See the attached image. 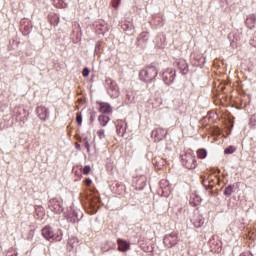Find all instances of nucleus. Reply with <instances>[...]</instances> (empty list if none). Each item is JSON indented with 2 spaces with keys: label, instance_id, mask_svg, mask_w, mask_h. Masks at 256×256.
Returning a JSON list of instances; mask_svg holds the SVG:
<instances>
[{
  "label": "nucleus",
  "instance_id": "21",
  "mask_svg": "<svg viewBox=\"0 0 256 256\" xmlns=\"http://www.w3.org/2000/svg\"><path fill=\"white\" fill-rule=\"evenodd\" d=\"M80 143H83V145L86 147L87 153L91 152V144L89 143V137L86 136L80 139Z\"/></svg>",
  "mask_w": 256,
  "mask_h": 256
},
{
  "label": "nucleus",
  "instance_id": "23",
  "mask_svg": "<svg viewBox=\"0 0 256 256\" xmlns=\"http://www.w3.org/2000/svg\"><path fill=\"white\" fill-rule=\"evenodd\" d=\"M49 21L52 25H59V16H57L56 14H52L49 16Z\"/></svg>",
  "mask_w": 256,
  "mask_h": 256
},
{
  "label": "nucleus",
  "instance_id": "1",
  "mask_svg": "<svg viewBox=\"0 0 256 256\" xmlns=\"http://www.w3.org/2000/svg\"><path fill=\"white\" fill-rule=\"evenodd\" d=\"M157 75H159V68L155 63H152L140 70L139 79L144 83H152L157 78Z\"/></svg>",
  "mask_w": 256,
  "mask_h": 256
},
{
  "label": "nucleus",
  "instance_id": "30",
  "mask_svg": "<svg viewBox=\"0 0 256 256\" xmlns=\"http://www.w3.org/2000/svg\"><path fill=\"white\" fill-rule=\"evenodd\" d=\"M119 5H121V0H112V7H114V9H117Z\"/></svg>",
  "mask_w": 256,
  "mask_h": 256
},
{
  "label": "nucleus",
  "instance_id": "36",
  "mask_svg": "<svg viewBox=\"0 0 256 256\" xmlns=\"http://www.w3.org/2000/svg\"><path fill=\"white\" fill-rule=\"evenodd\" d=\"M75 147H76V149H78V151H81V144L76 142Z\"/></svg>",
  "mask_w": 256,
  "mask_h": 256
},
{
  "label": "nucleus",
  "instance_id": "17",
  "mask_svg": "<svg viewBox=\"0 0 256 256\" xmlns=\"http://www.w3.org/2000/svg\"><path fill=\"white\" fill-rule=\"evenodd\" d=\"M245 23H246V27L248 29H253L256 25V16H255V14L248 15L247 18H246Z\"/></svg>",
  "mask_w": 256,
  "mask_h": 256
},
{
  "label": "nucleus",
  "instance_id": "38",
  "mask_svg": "<svg viewBox=\"0 0 256 256\" xmlns=\"http://www.w3.org/2000/svg\"><path fill=\"white\" fill-rule=\"evenodd\" d=\"M202 183H203L204 187H207V181L203 180Z\"/></svg>",
  "mask_w": 256,
  "mask_h": 256
},
{
  "label": "nucleus",
  "instance_id": "32",
  "mask_svg": "<svg viewBox=\"0 0 256 256\" xmlns=\"http://www.w3.org/2000/svg\"><path fill=\"white\" fill-rule=\"evenodd\" d=\"M193 223H194L195 227H201V225H203V223H205V222L203 221V219H199L198 221L194 220Z\"/></svg>",
  "mask_w": 256,
  "mask_h": 256
},
{
  "label": "nucleus",
  "instance_id": "5",
  "mask_svg": "<svg viewBox=\"0 0 256 256\" xmlns=\"http://www.w3.org/2000/svg\"><path fill=\"white\" fill-rule=\"evenodd\" d=\"M49 209L52 210L53 213H56V215H61L63 211V200L60 198H52L49 201Z\"/></svg>",
  "mask_w": 256,
  "mask_h": 256
},
{
  "label": "nucleus",
  "instance_id": "2",
  "mask_svg": "<svg viewBox=\"0 0 256 256\" xmlns=\"http://www.w3.org/2000/svg\"><path fill=\"white\" fill-rule=\"evenodd\" d=\"M85 198L89 203L90 208L97 212V209L101 206V198L99 197V192L95 189L87 188L84 192Z\"/></svg>",
  "mask_w": 256,
  "mask_h": 256
},
{
  "label": "nucleus",
  "instance_id": "19",
  "mask_svg": "<svg viewBox=\"0 0 256 256\" xmlns=\"http://www.w3.org/2000/svg\"><path fill=\"white\" fill-rule=\"evenodd\" d=\"M109 121H111V118H109V116L106 115H100L98 117V122L101 125V127H106L107 123H109Z\"/></svg>",
  "mask_w": 256,
  "mask_h": 256
},
{
  "label": "nucleus",
  "instance_id": "28",
  "mask_svg": "<svg viewBox=\"0 0 256 256\" xmlns=\"http://www.w3.org/2000/svg\"><path fill=\"white\" fill-rule=\"evenodd\" d=\"M6 256H17V250L10 248L7 252H6Z\"/></svg>",
  "mask_w": 256,
  "mask_h": 256
},
{
  "label": "nucleus",
  "instance_id": "31",
  "mask_svg": "<svg viewBox=\"0 0 256 256\" xmlns=\"http://www.w3.org/2000/svg\"><path fill=\"white\" fill-rule=\"evenodd\" d=\"M83 173L84 175H89L91 173V166H84Z\"/></svg>",
  "mask_w": 256,
  "mask_h": 256
},
{
  "label": "nucleus",
  "instance_id": "8",
  "mask_svg": "<svg viewBox=\"0 0 256 256\" xmlns=\"http://www.w3.org/2000/svg\"><path fill=\"white\" fill-rule=\"evenodd\" d=\"M152 137L156 142L163 141V139L167 137V130L163 128H156L152 131Z\"/></svg>",
  "mask_w": 256,
  "mask_h": 256
},
{
  "label": "nucleus",
  "instance_id": "4",
  "mask_svg": "<svg viewBox=\"0 0 256 256\" xmlns=\"http://www.w3.org/2000/svg\"><path fill=\"white\" fill-rule=\"evenodd\" d=\"M42 235L47 241H61L63 239V232L60 229L54 231L50 226H45L42 229Z\"/></svg>",
  "mask_w": 256,
  "mask_h": 256
},
{
  "label": "nucleus",
  "instance_id": "9",
  "mask_svg": "<svg viewBox=\"0 0 256 256\" xmlns=\"http://www.w3.org/2000/svg\"><path fill=\"white\" fill-rule=\"evenodd\" d=\"M176 67L182 75L189 73V64H187V61L183 58L176 60Z\"/></svg>",
  "mask_w": 256,
  "mask_h": 256
},
{
  "label": "nucleus",
  "instance_id": "25",
  "mask_svg": "<svg viewBox=\"0 0 256 256\" xmlns=\"http://www.w3.org/2000/svg\"><path fill=\"white\" fill-rule=\"evenodd\" d=\"M96 135L99 137L100 140L106 139L107 135L105 134V129L100 128L97 130Z\"/></svg>",
  "mask_w": 256,
  "mask_h": 256
},
{
  "label": "nucleus",
  "instance_id": "33",
  "mask_svg": "<svg viewBox=\"0 0 256 256\" xmlns=\"http://www.w3.org/2000/svg\"><path fill=\"white\" fill-rule=\"evenodd\" d=\"M91 183H93V181L89 178H87L86 180H84V185L86 187H91Z\"/></svg>",
  "mask_w": 256,
  "mask_h": 256
},
{
  "label": "nucleus",
  "instance_id": "12",
  "mask_svg": "<svg viewBox=\"0 0 256 256\" xmlns=\"http://www.w3.org/2000/svg\"><path fill=\"white\" fill-rule=\"evenodd\" d=\"M117 245L118 251H121V253H126V251H129V249H131V244L127 242V240H123L121 238L117 239Z\"/></svg>",
  "mask_w": 256,
  "mask_h": 256
},
{
  "label": "nucleus",
  "instance_id": "24",
  "mask_svg": "<svg viewBox=\"0 0 256 256\" xmlns=\"http://www.w3.org/2000/svg\"><path fill=\"white\" fill-rule=\"evenodd\" d=\"M237 151V147L235 146H228L225 150L224 153L225 155H233Z\"/></svg>",
  "mask_w": 256,
  "mask_h": 256
},
{
  "label": "nucleus",
  "instance_id": "18",
  "mask_svg": "<svg viewBox=\"0 0 256 256\" xmlns=\"http://www.w3.org/2000/svg\"><path fill=\"white\" fill-rule=\"evenodd\" d=\"M193 59H194V61L197 62V63H194V65H196L197 67H199V65H201V63H205V58H203V54L194 53Z\"/></svg>",
  "mask_w": 256,
  "mask_h": 256
},
{
  "label": "nucleus",
  "instance_id": "27",
  "mask_svg": "<svg viewBox=\"0 0 256 256\" xmlns=\"http://www.w3.org/2000/svg\"><path fill=\"white\" fill-rule=\"evenodd\" d=\"M76 122L78 123V125H81V123H83V116L81 115V112H78L76 114Z\"/></svg>",
  "mask_w": 256,
  "mask_h": 256
},
{
  "label": "nucleus",
  "instance_id": "34",
  "mask_svg": "<svg viewBox=\"0 0 256 256\" xmlns=\"http://www.w3.org/2000/svg\"><path fill=\"white\" fill-rule=\"evenodd\" d=\"M82 75H83V77H89V69L84 68V70L82 71Z\"/></svg>",
  "mask_w": 256,
  "mask_h": 256
},
{
  "label": "nucleus",
  "instance_id": "37",
  "mask_svg": "<svg viewBox=\"0 0 256 256\" xmlns=\"http://www.w3.org/2000/svg\"><path fill=\"white\" fill-rule=\"evenodd\" d=\"M83 102H84L83 98H80V99H78V101H77V103H79V105H81V103H83Z\"/></svg>",
  "mask_w": 256,
  "mask_h": 256
},
{
  "label": "nucleus",
  "instance_id": "6",
  "mask_svg": "<svg viewBox=\"0 0 256 256\" xmlns=\"http://www.w3.org/2000/svg\"><path fill=\"white\" fill-rule=\"evenodd\" d=\"M179 243V233L172 232L165 236L164 238V245L171 249L172 247H175Z\"/></svg>",
  "mask_w": 256,
  "mask_h": 256
},
{
  "label": "nucleus",
  "instance_id": "15",
  "mask_svg": "<svg viewBox=\"0 0 256 256\" xmlns=\"http://www.w3.org/2000/svg\"><path fill=\"white\" fill-rule=\"evenodd\" d=\"M201 196H199L197 193H192L190 195L189 203L192 207H199L201 205Z\"/></svg>",
  "mask_w": 256,
  "mask_h": 256
},
{
  "label": "nucleus",
  "instance_id": "13",
  "mask_svg": "<svg viewBox=\"0 0 256 256\" xmlns=\"http://www.w3.org/2000/svg\"><path fill=\"white\" fill-rule=\"evenodd\" d=\"M36 113L42 121H45V119L49 118V109H47L45 106H38L36 109Z\"/></svg>",
  "mask_w": 256,
  "mask_h": 256
},
{
  "label": "nucleus",
  "instance_id": "26",
  "mask_svg": "<svg viewBox=\"0 0 256 256\" xmlns=\"http://www.w3.org/2000/svg\"><path fill=\"white\" fill-rule=\"evenodd\" d=\"M224 195L231 197V195H233V186H227L224 190Z\"/></svg>",
  "mask_w": 256,
  "mask_h": 256
},
{
  "label": "nucleus",
  "instance_id": "3",
  "mask_svg": "<svg viewBox=\"0 0 256 256\" xmlns=\"http://www.w3.org/2000/svg\"><path fill=\"white\" fill-rule=\"evenodd\" d=\"M181 163L186 169H197V159L192 150H187L181 155Z\"/></svg>",
  "mask_w": 256,
  "mask_h": 256
},
{
  "label": "nucleus",
  "instance_id": "7",
  "mask_svg": "<svg viewBox=\"0 0 256 256\" xmlns=\"http://www.w3.org/2000/svg\"><path fill=\"white\" fill-rule=\"evenodd\" d=\"M176 71L173 68L166 69L162 74V81L166 83V85H171L173 81H175Z\"/></svg>",
  "mask_w": 256,
  "mask_h": 256
},
{
  "label": "nucleus",
  "instance_id": "20",
  "mask_svg": "<svg viewBox=\"0 0 256 256\" xmlns=\"http://www.w3.org/2000/svg\"><path fill=\"white\" fill-rule=\"evenodd\" d=\"M198 159H205L207 157V150L205 148H200L196 151Z\"/></svg>",
  "mask_w": 256,
  "mask_h": 256
},
{
  "label": "nucleus",
  "instance_id": "35",
  "mask_svg": "<svg viewBox=\"0 0 256 256\" xmlns=\"http://www.w3.org/2000/svg\"><path fill=\"white\" fill-rule=\"evenodd\" d=\"M116 187H119L120 191H123V189H125V186L123 184H119V183L116 184Z\"/></svg>",
  "mask_w": 256,
  "mask_h": 256
},
{
  "label": "nucleus",
  "instance_id": "40",
  "mask_svg": "<svg viewBox=\"0 0 256 256\" xmlns=\"http://www.w3.org/2000/svg\"><path fill=\"white\" fill-rule=\"evenodd\" d=\"M117 193H118V195H121V192L118 191Z\"/></svg>",
  "mask_w": 256,
  "mask_h": 256
},
{
  "label": "nucleus",
  "instance_id": "11",
  "mask_svg": "<svg viewBox=\"0 0 256 256\" xmlns=\"http://www.w3.org/2000/svg\"><path fill=\"white\" fill-rule=\"evenodd\" d=\"M154 165L157 169H163V167H165V165H167L169 163V158L164 155V157H156L154 158Z\"/></svg>",
  "mask_w": 256,
  "mask_h": 256
},
{
  "label": "nucleus",
  "instance_id": "10",
  "mask_svg": "<svg viewBox=\"0 0 256 256\" xmlns=\"http://www.w3.org/2000/svg\"><path fill=\"white\" fill-rule=\"evenodd\" d=\"M116 133L119 137H125V133H127V122L118 120L116 122Z\"/></svg>",
  "mask_w": 256,
  "mask_h": 256
},
{
  "label": "nucleus",
  "instance_id": "39",
  "mask_svg": "<svg viewBox=\"0 0 256 256\" xmlns=\"http://www.w3.org/2000/svg\"><path fill=\"white\" fill-rule=\"evenodd\" d=\"M76 108L79 109V105H76Z\"/></svg>",
  "mask_w": 256,
  "mask_h": 256
},
{
  "label": "nucleus",
  "instance_id": "29",
  "mask_svg": "<svg viewBox=\"0 0 256 256\" xmlns=\"http://www.w3.org/2000/svg\"><path fill=\"white\" fill-rule=\"evenodd\" d=\"M208 183H209V184H208V187H213V185H215V183H216L217 185H219V178H216V182H214L213 179L209 178Z\"/></svg>",
  "mask_w": 256,
  "mask_h": 256
},
{
  "label": "nucleus",
  "instance_id": "14",
  "mask_svg": "<svg viewBox=\"0 0 256 256\" xmlns=\"http://www.w3.org/2000/svg\"><path fill=\"white\" fill-rule=\"evenodd\" d=\"M97 108L99 113L109 114L113 109L111 108V105L106 102H97Z\"/></svg>",
  "mask_w": 256,
  "mask_h": 256
},
{
  "label": "nucleus",
  "instance_id": "16",
  "mask_svg": "<svg viewBox=\"0 0 256 256\" xmlns=\"http://www.w3.org/2000/svg\"><path fill=\"white\" fill-rule=\"evenodd\" d=\"M108 93L110 97H112L113 99H117V97H119L120 94L119 86L117 84H111Z\"/></svg>",
  "mask_w": 256,
  "mask_h": 256
},
{
  "label": "nucleus",
  "instance_id": "22",
  "mask_svg": "<svg viewBox=\"0 0 256 256\" xmlns=\"http://www.w3.org/2000/svg\"><path fill=\"white\" fill-rule=\"evenodd\" d=\"M54 5L58 9H65V7H67V3H65V0H54Z\"/></svg>",
  "mask_w": 256,
  "mask_h": 256
}]
</instances>
